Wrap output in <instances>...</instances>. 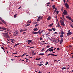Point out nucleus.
<instances>
[{
  "mask_svg": "<svg viewBox=\"0 0 73 73\" xmlns=\"http://www.w3.org/2000/svg\"><path fill=\"white\" fill-rule=\"evenodd\" d=\"M11 61H13L14 60L13 59H11Z\"/></svg>",
  "mask_w": 73,
  "mask_h": 73,
  "instance_id": "53",
  "label": "nucleus"
},
{
  "mask_svg": "<svg viewBox=\"0 0 73 73\" xmlns=\"http://www.w3.org/2000/svg\"><path fill=\"white\" fill-rule=\"evenodd\" d=\"M60 37H63V35H60Z\"/></svg>",
  "mask_w": 73,
  "mask_h": 73,
  "instance_id": "36",
  "label": "nucleus"
},
{
  "mask_svg": "<svg viewBox=\"0 0 73 73\" xmlns=\"http://www.w3.org/2000/svg\"><path fill=\"white\" fill-rule=\"evenodd\" d=\"M52 7H55V5L52 6Z\"/></svg>",
  "mask_w": 73,
  "mask_h": 73,
  "instance_id": "55",
  "label": "nucleus"
},
{
  "mask_svg": "<svg viewBox=\"0 0 73 73\" xmlns=\"http://www.w3.org/2000/svg\"><path fill=\"white\" fill-rule=\"evenodd\" d=\"M60 19H61V20H62L64 22V19H62V17H61L60 18Z\"/></svg>",
  "mask_w": 73,
  "mask_h": 73,
  "instance_id": "26",
  "label": "nucleus"
},
{
  "mask_svg": "<svg viewBox=\"0 0 73 73\" xmlns=\"http://www.w3.org/2000/svg\"><path fill=\"white\" fill-rule=\"evenodd\" d=\"M38 24H37L35 25V27H37V26H38Z\"/></svg>",
  "mask_w": 73,
  "mask_h": 73,
  "instance_id": "29",
  "label": "nucleus"
},
{
  "mask_svg": "<svg viewBox=\"0 0 73 73\" xmlns=\"http://www.w3.org/2000/svg\"><path fill=\"white\" fill-rule=\"evenodd\" d=\"M40 40H42V38H41V37H40Z\"/></svg>",
  "mask_w": 73,
  "mask_h": 73,
  "instance_id": "51",
  "label": "nucleus"
},
{
  "mask_svg": "<svg viewBox=\"0 0 73 73\" xmlns=\"http://www.w3.org/2000/svg\"><path fill=\"white\" fill-rule=\"evenodd\" d=\"M52 51H53V48H52L49 50V52H52Z\"/></svg>",
  "mask_w": 73,
  "mask_h": 73,
  "instance_id": "17",
  "label": "nucleus"
},
{
  "mask_svg": "<svg viewBox=\"0 0 73 73\" xmlns=\"http://www.w3.org/2000/svg\"><path fill=\"white\" fill-rule=\"evenodd\" d=\"M63 41V39L62 38L60 40V44H62V43Z\"/></svg>",
  "mask_w": 73,
  "mask_h": 73,
  "instance_id": "12",
  "label": "nucleus"
},
{
  "mask_svg": "<svg viewBox=\"0 0 73 73\" xmlns=\"http://www.w3.org/2000/svg\"><path fill=\"white\" fill-rule=\"evenodd\" d=\"M53 23H52L51 24H50V25H48V27H51V26H52V25H53Z\"/></svg>",
  "mask_w": 73,
  "mask_h": 73,
  "instance_id": "22",
  "label": "nucleus"
},
{
  "mask_svg": "<svg viewBox=\"0 0 73 73\" xmlns=\"http://www.w3.org/2000/svg\"><path fill=\"white\" fill-rule=\"evenodd\" d=\"M62 35H64V32L63 31H61Z\"/></svg>",
  "mask_w": 73,
  "mask_h": 73,
  "instance_id": "31",
  "label": "nucleus"
},
{
  "mask_svg": "<svg viewBox=\"0 0 73 73\" xmlns=\"http://www.w3.org/2000/svg\"><path fill=\"white\" fill-rule=\"evenodd\" d=\"M56 13L57 14H58V11H56Z\"/></svg>",
  "mask_w": 73,
  "mask_h": 73,
  "instance_id": "46",
  "label": "nucleus"
},
{
  "mask_svg": "<svg viewBox=\"0 0 73 73\" xmlns=\"http://www.w3.org/2000/svg\"><path fill=\"white\" fill-rule=\"evenodd\" d=\"M66 18H67V19H68V20H72L71 17H70L66 16Z\"/></svg>",
  "mask_w": 73,
  "mask_h": 73,
  "instance_id": "9",
  "label": "nucleus"
},
{
  "mask_svg": "<svg viewBox=\"0 0 73 73\" xmlns=\"http://www.w3.org/2000/svg\"><path fill=\"white\" fill-rule=\"evenodd\" d=\"M23 30H21L20 31V32H23Z\"/></svg>",
  "mask_w": 73,
  "mask_h": 73,
  "instance_id": "42",
  "label": "nucleus"
},
{
  "mask_svg": "<svg viewBox=\"0 0 73 73\" xmlns=\"http://www.w3.org/2000/svg\"><path fill=\"white\" fill-rule=\"evenodd\" d=\"M50 54H49L48 56H50Z\"/></svg>",
  "mask_w": 73,
  "mask_h": 73,
  "instance_id": "60",
  "label": "nucleus"
},
{
  "mask_svg": "<svg viewBox=\"0 0 73 73\" xmlns=\"http://www.w3.org/2000/svg\"><path fill=\"white\" fill-rule=\"evenodd\" d=\"M38 30V29L37 28H35L34 29V31H37Z\"/></svg>",
  "mask_w": 73,
  "mask_h": 73,
  "instance_id": "16",
  "label": "nucleus"
},
{
  "mask_svg": "<svg viewBox=\"0 0 73 73\" xmlns=\"http://www.w3.org/2000/svg\"><path fill=\"white\" fill-rule=\"evenodd\" d=\"M25 60H29L28 59H27V58H25Z\"/></svg>",
  "mask_w": 73,
  "mask_h": 73,
  "instance_id": "59",
  "label": "nucleus"
},
{
  "mask_svg": "<svg viewBox=\"0 0 73 73\" xmlns=\"http://www.w3.org/2000/svg\"><path fill=\"white\" fill-rule=\"evenodd\" d=\"M43 64H37L39 66H41Z\"/></svg>",
  "mask_w": 73,
  "mask_h": 73,
  "instance_id": "14",
  "label": "nucleus"
},
{
  "mask_svg": "<svg viewBox=\"0 0 73 73\" xmlns=\"http://www.w3.org/2000/svg\"><path fill=\"white\" fill-rule=\"evenodd\" d=\"M56 22H57V21H58V19H56Z\"/></svg>",
  "mask_w": 73,
  "mask_h": 73,
  "instance_id": "50",
  "label": "nucleus"
},
{
  "mask_svg": "<svg viewBox=\"0 0 73 73\" xmlns=\"http://www.w3.org/2000/svg\"><path fill=\"white\" fill-rule=\"evenodd\" d=\"M38 32H35V34H38Z\"/></svg>",
  "mask_w": 73,
  "mask_h": 73,
  "instance_id": "39",
  "label": "nucleus"
},
{
  "mask_svg": "<svg viewBox=\"0 0 73 73\" xmlns=\"http://www.w3.org/2000/svg\"><path fill=\"white\" fill-rule=\"evenodd\" d=\"M48 30H49V31H50V32H51V31H52V29H49Z\"/></svg>",
  "mask_w": 73,
  "mask_h": 73,
  "instance_id": "28",
  "label": "nucleus"
},
{
  "mask_svg": "<svg viewBox=\"0 0 73 73\" xmlns=\"http://www.w3.org/2000/svg\"><path fill=\"white\" fill-rule=\"evenodd\" d=\"M53 9H55V7H53Z\"/></svg>",
  "mask_w": 73,
  "mask_h": 73,
  "instance_id": "61",
  "label": "nucleus"
},
{
  "mask_svg": "<svg viewBox=\"0 0 73 73\" xmlns=\"http://www.w3.org/2000/svg\"><path fill=\"white\" fill-rule=\"evenodd\" d=\"M72 32H69L67 33V36H69L70 35H72Z\"/></svg>",
  "mask_w": 73,
  "mask_h": 73,
  "instance_id": "10",
  "label": "nucleus"
},
{
  "mask_svg": "<svg viewBox=\"0 0 73 73\" xmlns=\"http://www.w3.org/2000/svg\"><path fill=\"white\" fill-rule=\"evenodd\" d=\"M26 62H28V61L27 60H26Z\"/></svg>",
  "mask_w": 73,
  "mask_h": 73,
  "instance_id": "63",
  "label": "nucleus"
},
{
  "mask_svg": "<svg viewBox=\"0 0 73 73\" xmlns=\"http://www.w3.org/2000/svg\"><path fill=\"white\" fill-rule=\"evenodd\" d=\"M26 54V53L24 54H23L22 55V57H23V56H25V55Z\"/></svg>",
  "mask_w": 73,
  "mask_h": 73,
  "instance_id": "23",
  "label": "nucleus"
},
{
  "mask_svg": "<svg viewBox=\"0 0 73 73\" xmlns=\"http://www.w3.org/2000/svg\"><path fill=\"white\" fill-rule=\"evenodd\" d=\"M42 19V17H41L40 16H38V19L37 20V21H40V20Z\"/></svg>",
  "mask_w": 73,
  "mask_h": 73,
  "instance_id": "7",
  "label": "nucleus"
},
{
  "mask_svg": "<svg viewBox=\"0 0 73 73\" xmlns=\"http://www.w3.org/2000/svg\"><path fill=\"white\" fill-rule=\"evenodd\" d=\"M44 53H42V54H38L39 56H41V55H44Z\"/></svg>",
  "mask_w": 73,
  "mask_h": 73,
  "instance_id": "18",
  "label": "nucleus"
},
{
  "mask_svg": "<svg viewBox=\"0 0 73 73\" xmlns=\"http://www.w3.org/2000/svg\"><path fill=\"white\" fill-rule=\"evenodd\" d=\"M40 58H38V59H36V60H40Z\"/></svg>",
  "mask_w": 73,
  "mask_h": 73,
  "instance_id": "44",
  "label": "nucleus"
},
{
  "mask_svg": "<svg viewBox=\"0 0 73 73\" xmlns=\"http://www.w3.org/2000/svg\"><path fill=\"white\" fill-rule=\"evenodd\" d=\"M60 22L62 25L63 26H65V24L61 20L60 21Z\"/></svg>",
  "mask_w": 73,
  "mask_h": 73,
  "instance_id": "6",
  "label": "nucleus"
},
{
  "mask_svg": "<svg viewBox=\"0 0 73 73\" xmlns=\"http://www.w3.org/2000/svg\"><path fill=\"white\" fill-rule=\"evenodd\" d=\"M50 46H46V48H49V47H50Z\"/></svg>",
  "mask_w": 73,
  "mask_h": 73,
  "instance_id": "41",
  "label": "nucleus"
},
{
  "mask_svg": "<svg viewBox=\"0 0 73 73\" xmlns=\"http://www.w3.org/2000/svg\"><path fill=\"white\" fill-rule=\"evenodd\" d=\"M29 24H26L25 27H28V26H29Z\"/></svg>",
  "mask_w": 73,
  "mask_h": 73,
  "instance_id": "25",
  "label": "nucleus"
},
{
  "mask_svg": "<svg viewBox=\"0 0 73 73\" xmlns=\"http://www.w3.org/2000/svg\"><path fill=\"white\" fill-rule=\"evenodd\" d=\"M50 40L52 41V42H54L57 43V41H56V40L55 39V38H48Z\"/></svg>",
  "mask_w": 73,
  "mask_h": 73,
  "instance_id": "2",
  "label": "nucleus"
},
{
  "mask_svg": "<svg viewBox=\"0 0 73 73\" xmlns=\"http://www.w3.org/2000/svg\"><path fill=\"white\" fill-rule=\"evenodd\" d=\"M34 52H32V54H33H33H34Z\"/></svg>",
  "mask_w": 73,
  "mask_h": 73,
  "instance_id": "49",
  "label": "nucleus"
},
{
  "mask_svg": "<svg viewBox=\"0 0 73 73\" xmlns=\"http://www.w3.org/2000/svg\"><path fill=\"white\" fill-rule=\"evenodd\" d=\"M65 5L67 8H69V5L68 4V3H66L65 4Z\"/></svg>",
  "mask_w": 73,
  "mask_h": 73,
  "instance_id": "8",
  "label": "nucleus"
},
{
  "mask_svg": "<svg viewBox=\"0 0 73 73\" xmlns=\"http://www.w3.org/2000/svg\"><path fill=\"white\" fill-rule=\"evenodd\" d=\"M17 54V52H16V53H13V54Z\"/></svg>",
  "mask_w": 73,
  "mask_h": 73,
  "instance_id": "37",
  "label": "nucleus"
},
{
  "mask_svg": "<svg viewBox=\"0 0 73 73\" xmlns=\"http://www.w3.org/2000/svg\"><path fill=\"white\" fill-rule=\"evenodd\" d=\"M39 72H39V73H42V72H41L40 71H39Z\"/></svg>",
  "mask_w": 73,
  "mask_h": 73,
  "instance_id": "64",
  "label": "nucleus"
},
{
  "mask_svg": "<svg viewBox=\"0 0 73 73\" xmlns=\"http://www.w3.org/2000/svg\"><path fill=\"white\" fill-rule=\"evenodd\" d=\"M36 52L33 55H35V54H36Z\"/></svg>",
  "mask_w": 73,
  "mask_h": 73,
  "instance_id": "52",
  "label": "nucleus"
},
{
  "mask_svg": "<svg viewBox=\"0 0 73 73\" xmlns=\"http://www.w3.org/2000/svg\"><path fill=\"white\" fill-rule=\"evenodd\" d=\"M56 27H60V28L61 27V26H60V25L59 24L58 22V24L57 25Z\"/></svg>",
  "mask_w": 73,
  "mask_h": 73,
  "instance_id": "11",
  "label": "nucleus"
},
{
  "mask_svg": "<svg viewBox=\"0 0 73 73\" xmlns=\"http://www.w3.org/2000/svg\"><path fill=\"white\" fill-rule=\"evenodd\" d=\"M17 34H18V32L17 31H16L14 32L13 33V35L14 36H16L17 35Z\"/></svg>",
  "mask_w": 73,
  "mask_h": 73,
  "instance_id": "3",
  "label": "nucleus"
},
{
  "mask_svg": "<svg viewBox=\"0 0 73 73\" xmlns=\"http://www.w3.org/2000/svg\"><path fill=\"white\" fill-rule=\"evenodd\" d=\"M47 4H50V3H48Z\"/></svg>",
  "mask_w": 73,
  "mask_h": 73,
  "instance_id": "54",
  "label": "nucleus"
},
{
  "mask_svg": "<svg viewBox=\"0 0 73 73\" xmlns=\"http://www.w3.org/2000/svg\"><path fill=\"white\" fill-rule=\"evenodd\" d=\"M68 14V12L66 11V10H64V11L63 12V14L64 15H67V14Z\"/></svg>",
  "mask_w": 73,
  "mask_h": 73,
  "instance_id": "4",
  "label": "nucleus"
},
{
  "mask_svg": "<svg viewBox=\"0 0 73 73\" xmlns=\"http://www.w3.org/2000/svg\"><path fill=\"white\" fill-rule=\"evenodd\" d=\"M63 18H64V15H62Z\"/></svg>",
  "mask_w": 73,
  "mask_h": 73,
  "instance_id": "57",
  "label": "nucleus"
},
{
  "mask_svg": "<svg viewBox=\"0 0 73 73\" xmlns=\"http://www.w3.org/2000/svg\"><path fill=\"white\" fill-rule=\"evenodd\" d=\"M21 8V6H20L18 9H20Z\"/></svg>",
  "mask_w": 73,
  "mask_h": 73,
  "instance_id": "56",
  "label": "nucleus"
},
{
  "mask_svg": "<svg viewBox=\"0 0 73 73\" xmlns=\"http://www.w3.org/2000/svg\"><path fill=\"white\" fill-rule=\"evenodd\" d=\"M3 34L5 37L6 38H9L10 37L9 36V35H8V33H3Z\"/></svg>",
  "mask_w": 73,
  "mask_h": 73,
  "instance_id": "1",
  "label": "nucleus"
},
{
  "mask_svg": "<svg viewBox=\"0 0 73 73\" xmlns=\"http://www.w3.org/2000/svg\"><path fill=\"white\" fill-rule=\"evenodd\" d=\"M19 45V43H17V44H16L14 46V47L16 46H17V45Z\"/></svg>",
  "mask_w": 73,
  "mask_h": 73,
  "instance_id": "15",
  "label": "nucleus"
},
{
  "mask_svg": "<svg viewBox=\"0 0 73 73\" xmlns=\"http://www.w3.org/2000/svg\"><path fill=\"white\" fill-rule=\"evenodd\" d=\"M73 25H70V27H72V28H73Z\"/></svg>",
  "mask_w": 73,
  "mask_h": 73,
  "instance_id": "40",
  "label": "nucleus"
},
{
  "mask_svg": "<svg viewBox=\"0 0 73 73\" xmlns=\"http://www.w3.org/2000/svg\"><path fill=\"white\" fill-rule=\"evenodd\" d=\"M52 29L53 30V31H56V29L54 28H52Z\"/></svg>",
  "mask_w": 73,
  "mask_h": 73,
  "instance_id": "24",
  "label": "nucleus"
},
{
  "mask_svg": "<svg viewBox=\"0 0 73 73\" xmlns=\"http://www.w3.org/2000/svg\"><path fill=\"white\" fill-rule=\"evenodd\" d=\"M28 42L27 41V42H32V40H28Z\"/></svg>",
  "mask_w": 73,
  "mask_h": 73,
  "instance_id": "20",
  "label": "nucleus"
},
{
  "mask_svg": "<svg viewBox=\"0 0 73 73\" xmlns=\"http://www.w3.org/2000/svg\"><path fill=\"white\" fill-rule=\"evenodd\" d=\"M48 34H49V33H47V34H46V35H46L47 37H48V36H49V35H48Z\"/></svg>",
  "mask_w": 73,
  "mask_h": 73,
  "instance_id": "27",
  "label": "nucleus"
},
{
  "mask_svg": "<svg viewBox=\"0 0 73 73\" xmlns=\"http://www.w3.org/2000/svg\"><path fill=\"white\" fill-rule=\"evenodd\" d=\"M27 29H26L24 30H23V31H27Z\"/></svg>",
  "mask_w": 73,
  "mask_h": 73,
  "instance_id": "47",
  "label": "nucleus"
},
{
  "mask_svg": "<svg viewBox=\"0 0 73 73\" xmlns=\"http://www.w3.org/2000/svg\"><path fill=\"white\" fill-rule=\"evenodd\" d=\"M2 22L3 23H4L5 24V21L4 20H3Z\"/></svg>",
  "mask_w": 73,
  "mask_h": 73,
  "instance_id": "35",
  "label": "nucleus"
},
{
  "mask_svg": "<svg viewBox=\"0 0 73 73\" xmlns=\"http://www.w3.org/2000/svg\"><path fill=\"white\" fill-rule=\"evenodd\" d=\"M50 48H48V49L47 50V52H48V50H50Z\"/></svg>",
  "mask_w": 73,
  "mask_h": 73,
  "instance_id": "33",
  "label": "nucleus"
},
{
  "mask_svg": "<svg viewBox=\"0 0 73 73\" xmlns=\"http://www.w3.org/2000/svg\"><path fill=\"white\" fill-rule=\"evenodd\" d=\"M40 44H42V45H44V43H40Z\"/></svg>",
  "mask_w": 73,
  "mask_h": 73,
  "instance_id": "58",
  "label": "nucleus"
},
{
  "mask_svg": "<svg viewBox=\"0 0 73 73\" xmlns=\"http://www.w3.org/2000/svg\"><path fill=\"white\" fill-rule=\"evenodd\" d=\"M69 47H70V48H72V46L70 45L69 46Z\"/></svg>",
  "mask_w": 73,
  "mask_h": 73,
  "instance_id": "45",
  "label": "nucleus"
},
{
  "mask_svg": "<svg viewBox=\"0 0 73 73\" xmlns=\"http://www.w3.org/2000/svg\"><path fill=\"white\" fill-rule=\"evenodd\" d=\"M44 48H43V49H42V51H43V50H44Z\"/></svg>",
  "mask_w": 73,
  "mask_h": 73,
  "instance_id": "43",
  "label": "nucleus"
},
{
  "mask_svg": "<svg viewBox=\"0 0 73 73\" xmlns=\"http://www.w3.org/2000/svg\"><path fill=\"white\" fill-rule=\"evenodd\" d=\"M51 19V17L50 16H49V17H48L47 18V20H50Z\"/></svg>",
  "mask_w": 73,
  "mask_h": 73,
  "instance_id": "13",
  "label": "nucleus"
},
{
  "mask_svg": "<svg viewBox=\"0 0 73 73\" xmlns=\"http://www.w3.org/2000/svg\"><path fill=\"white\" fill-rule=\"evenodd\" d=\"M44 32V31H42L40 33H39V35H40L41 33H42V32Z\"/></svg>",
  "mask_w": 73,
  "mask_h": 73,
  "instance_id": "19",
  "label": "nucleus"
},
{
  "mask_svg": "<svg viewBox=\"0 0 73 73\" xmlns=\"http://www.w3.org/2000/svg\"><path fill=\"white\" fill-rule=\"evenodd\" d=\"M48 62H46V64L45 65H48Z\"/></svg>",
  "mask_w": 73,
  "mask_h": 73,
  "instance_id": "34",
  "label": "nucleus"
},
{
  "mask_svg": "<svg viewBox=\"0 0 73 73\" xmlns=\"http://www.w3.org/2000/svg\"><path fill=\"white\" fill-rule=\"evenodd\" d=\"M0 20H1V21H2V22L3 21V20L1 19H0Z\"/></svg>",
  "mask_w": 73,
  "mask_h": 73,
  "instance_id": "62",
  "label": "nucleus"
},
{
  "mask_svg": "<svg viewBox=\"0 0 73 73\" xmlns=\"http://www.w3.org/2000/svg\"><path fill=\"white\" fill-rule=\"evenodd\" d=\"M16 16H17V15H15L14 16V17L15 18L16 17Z\"/></svg>",
  "mask_w": 73,
  "mask_h": 73,
  "instance_id": "32",
  "label": "nucleus"
},
{
  "mask_svg": "<svg viewBox=\"0 0 73 73\" xmlns=\"http://www.w3.org/2000/svg\"><path fill=\"white\" fill-rule=\"evenodd\" d=\"M1 48L2 49H3V50H4V48H3V47H1Z\"/></svg>",
  "mask_w": 73,
  "mask_h": 73,
  "instance_id": "38",
  "label": "nucleus"
},
{
  "mask_svg": "<svg viewBox=\"0 0 73 73\" xmlns=\"http://www.w3.org/2000/svg\"><path fill=\"white\" fill-rule=\"evenodd\" d=\"M0 29H3V31H7V30H8V29H7V28L4 27H0Z\"/></svg>",
  "mask_w": 73,
  "mask_h": 73,
  "instance_id": "5",
  "label": "nucleus"
},
{
  "mask_svg": "<svg viewBox=\"0 0 73 73\" xmlns=\"http://www.w3.org/2000/svg\"><path fill=\"white\" fill-rule=\"evenodd\" d=\"M35 32H34V31H33V32H32V33H33V34H35Z\"/></svg>",
  "mask_w": 73,
  "mask_h": 73,
  "instance_id": "30",
  "label": "nucleus"
},
{
  "mask_svg": "<svg viewBox=\"0 0 73 73\" xmlns=\"http://www.w3.org/2000/svg\"><path fill=\"white\" fill-rule=\"evenodd\" d=\"M66 69V67H63L62 68V70H64V69Z\"/></svg>",
  "mask_w": 73,
  "mask_h": 73,
  "instance_id": "21",
  "label": "nucleus"
},
{
  "mask_svg": "<svg viewBox=\"0 0 73 73\" xmlns=\"http://www.w3.org/2000/svg\"><path fill=\"white\" fill-rule=\"evenodd\" d=\"M57 50H60V48H57Z\"/></svg>",
  "mask_w": 73,
  "mask_h": 73,
  "instance_id": "48",
  "label": "nucleus"
}]
</instances>
